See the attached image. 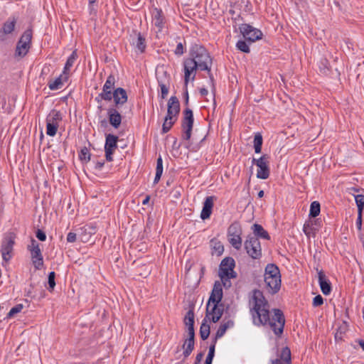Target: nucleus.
<instances>
[{
  "mask_svg": "<svg viewBox=\"0 0 364 364\" xmlns=\"http://www.w3.org/2000/svg\"><path fill=\"white\" fill-rule=\"evenodd\" d=\"M249 304L255 324L269 325L276 335L282 334L285 321L282 313L278 309L269 312L268 303L260 290L250 293Z\"/></svg>",
  "mask_w": 364,
  "mask_h": 364,
  "instance_id": "f257e3e1",
  "label": "nucleus"
},
{
  "mask_svg": "<svg viewBox=\"0 0 364 364\" xmlns=\"http://www.w3.org/2000/svg\"><path fill=\"white\" fill-rule=\"evenodd\" d=\"M218 276L220 280L214 282L207 302V316L212 315L211 319L213 321H219L225 311L222 299L223 297V287H226L228 282V257H224L220 264Z\"/></svg>",
  "mask_w": 364,
  "mask_h": 364,
  "instance_id": "f03ea898",
  "label": "nucleus"
},
{
  "mask_svg": "<svg viewBox=\"0 0 364 364\" xmlns=\"http://www.w3.org/2000/svg\"><path fill=\"white\" fill-rule=\"evenodd\" d=\"M190 59H193L198 66L199 70L208 72L210 81L213 82V76L211 73L212 58L206 48L199 44H194L190 49Z\"/></svg>",
  "mask_w": 364,
  "mask_h": 364,
  "instance_id": "7ed1b4c3",
  "label": "nucleus"
},
{
  "mask_svg": "<svg viewBox=\"0 0 364 364\" xmlns=\"http://www.w3.org/2000/svg\"><path fill=\"white\" fill-rule=\"evenodd\" d=\"M267 290L269 293L276 294L281 287V274L279 268L273 264L267 265L264 274Z\"/></svg>",
  "mask_w": 364,
  "mask_h": 364,
  "instance_id": "20e7f679",
  "label": "nucleus"
},
{
  "mask_svg": "<svg viewBox=\"0 0 364 364\" xmlns=\"http://www.w3.org/2000/svg\"><path fill=\"white\" fill-rule=\"evenodd\" d=\"M240 15L237 18H233V28L235 31L238 28L242 36L250 43H254L258 40L262 39V32L253 26L246 23H238L240 21Z\"/></svg>",
  "mask_w": 364,
  "mask_h": 364,
  "instance_id": "39448f33",
  "label": "nucleus"
},
{
  "mask_svg": "<svg viewBox=\"0 0 364 364\" xmlns=\"http://www.w3.org/2000/svg\"><path fill=\"white\" fill-rule=\"evenodd\" d=\"M33 30L31 28H28L23 33L16 43L15 58H22L27 55L31 46Z\"/></svg>",
  "mask_w": 364,
  "mask_h": 364,
  "instance_id": "423d86ee",
  "label": "nucleus"
},
{
  "mask_svg": "<svg viewBox=\"0 0 364 364\" xmlns=\"http://www.w3.org/2000/svg\"><path fill=\"white\" fill-rule=\"evenodd\" d=\"M15 235L12 232L6 234L2 240L1 254L4 261L9 262L12 257V252L15 244Z\"/></svg>",
  "mask_w": 364,
  "mask_h": 364,
  "instance_id": "0eeeda50",
  "label": "nucleus"
},
{
  "mask_svg": "<svg viewBox=\"0 0 364 364\" xmlns=\"http://www.w3.org/2000/svg\"><path fill=\"white\" fill-rule=\"evenodd\" d=\"M31 252L32 263L36 269L40 270L43 267V257L39 247V244L34 239H31V245L28 246Z\"/></svg>",
  "mask_w": 364,
  "mask_h": 364,
  "instance_id": "6e6552de",
  "label": "nucleus"
},
{
  "mask_svg": "<svg viewBox=\"0 0 364 364\" xmlns=\"http://www.w3.org/2000/svg\"><path fill=\"white\" fill-rule=\"evenodd\" d=\"M115 83H116L115 77L112 74H110L107 77V78L102 87V92H100L97 97H95V100L97 103H101L102 100L109 102L110 101L109 97L111 96L110 95H111L112 92H113L114 90L116 89L114 87Z\"/></svg>",
  "mask_w": 364,
  "mask_h": 364,
  "instance_id": "1a4fd4ad",
  "label": "nucleus"
},
{
  "mask_svg": "<svg viewBox=\"0 0 364 364\" xmlns=\"http://www.w3.org/2000/svg\"><path fill=\"white\" fill-rule=\"evenodd\" d=\"M183 117L181 122V127L183 129V134L182 136L184 140H189L191 136L194 122L193 114V111L188 107H186L183 110Z\"/></svg>",
  "mask_w": 364,
  "mask_h": 364,
  "instance_id": "9d476101",
  "label": "nucleus"
},
{
  "mask_svg": "<svg viewBox=\"0 0 364 364\" xmlns=\"http://www.w3.org/2000/svg\"><path fill=\"white\" fill-rule=\"evenodd\" d=\"M245 248L252 259H258L262 255L261 245L256 237L249 236L245 242Z\"/></svg>",
  "mask_w": 364,
  "mask_h": 364,
  "instance_id": "9b49d317",
  "label": "nucleus"
},
{
  "mask_svg": "<svg viewBox=\"0 0 364 364\" xmlns=\"http://www.w3.org/2000/svg\"><path fill=\"white\" fill-rule=\"evenodd\" d=\"M119 137L112 134H107L105 135V158L107 161H113V154L117 149V142Z\"/></svg>",
  "mask_w": 364,
  "mask_h": 364,
  "instance_id": "f8f14e48",
  "label": "nucleus"
},
{
  "mask_svg": "<svg viewBox=\"0 0 364 364\" xmlns=\"http://www.w3.org/2000/svg\"><path fill=\"white\" fill-rule=\"evenodd\" d=\"M183 70H184V84L188 85L190 80H194L196 77V70H199V66L193 59L189 58H186L183 61Z\"/></svg>",
  "mask_w": 364,
  "mask_h": 364,
  "instance_id": "ddd939ff",
  "label": "nucleus"
},
{
  "mask_svg": "<svg viewBox=\"0 0 364 364\" xmlns=\"http://www.w3.org/2000/svg\"><path fill=\"white\" fill-rule=\"evenodd\" d=\"M241 234L242 230L239 223H232L229 228V242L236 250L240 249L242 246Z\"/></svg>",
  "mask_w": 364,
  "mask_h": 364,
  "instance_id": "4468645a",
  "label": "nucleus"
},
{
  "mask_svg": "<svg viewBox=\"0 0 364 364\" xmlns=\"http://www.w3.org/2000/svg\"><path fill=\"white\" fill-rule=\"evenodd\" d=\"M253 163L257 166V177L261 179H267L269 176L268 166L269 161L266 156H263L258 159H253Z\"/></svg>",
  "mask_w": 364,
  "mask_h": 364,
  "instance_id": "2eb2a0df",
  "label": "nucleus"
},
{
  "mask_svg": "<svg viewBox=\"0 0 364 364\" xmlns=\"http://www.w3.org/2000/svg\"><path fill=\"white\" fill-rule=\"evenodd\" d=\"M18 17L15 16H10L4 23L0 29V42L6 40V35L11 34L15 29Z\"/></svg>",
  "mask_w": 364,
  "mask_h": 364,
  "instance_id": "dca6fc26",
  "label": "nucleus"
},
{
  "mask_svg": "<svg viewBox=\"0 0 364 364\" xmlns=\"http://www.w3.org/2000/svg\"><path fill=\"white\" fill-rule=\"evenodd\" d=\"M110 101L114 100V105L110 107H116L119 108L124 105L128 100L127 91L122 87H117L112 92L110 95Z\"/></svg>",
  "mask_w": 364,
  "mask_h": 364,
  "instance_id": "f3484780",
  "label": "nucleus"
},
{
  "mask_svg": "<svg viewBox=\"0 0 364 364\" xmlns=\"http://www.w3.org/2000/svg\"><path fill=\"white\" fill-rule=\"evenodd\" d=\"M271 364H291L290 349L283 347L279 350L276 357L271 360Z\"/></svg>",
  "mask_w": 364,
  "mask_h": 364,
  "instance_id": "a211bd4d",
  "label": "nucleus"
},
{
  "mask_svg": "<svg viewBox=\"0 0 364 364\" xmlns=\"http://www.w3.org/2000/svg\"><path fill=\"white\" fill-rule=\"evenodd\" d=\"M116 107H109L107 109V115L109 123L114 129H118L122 123V117Z\"/></svg>",
  "mask_w": 364,
  "mask_h": 364,
  "instance_id": "6ab92c4d",
  "label": "nucleus"
},
{
  "mask_svg": "<svg viewBox=\"0 0 364 364\" xmlns=\"http://www.w3.org/2000/svg\"><path fill=\"white\" fill-rule=\"evenodd\" d=\"M97 232L96 226L92 224H86L78 230V237L82 242H87L91 236Z\"/></svg>",
  "mask_w": 364,
  "mask_h": 364,
  "instance_id": "aec40b11",
  "label": "nucleus"
},
{
  "mask_svg": "<svg viewBox=\"0 0 364 364\" xmlns=\"http://www.w3.org/2000/svg\"><path fill=\"white\" fill-rule=\"evenodd\" d=\"M167 114L166 116L169 118L178 119V116L180 113V102L176 96H171L168 100L167 105Z\"/></svg>",
  "mask_w": 364,
  "mask_h": 364,
  "instance_id": "412c9836",
  "label": "nucleus"
},
{
  "mask_svg": "<svg viewBox=\"0 0 364 364\" xmlns=\"http://www.w3.org/2000/svg\"><path fill=\"white\" fill-rule=\"evenodd\" d=\"M152 21L154 26L161 31L165 26L166 19L161 9L154 8L152 12Z\"/></svg>",
  "mask_w": 364,
  "mask_h": 364,
  "instance_id": "4be33fe9",
  "label": "nucleus"
},
{
  "mask_svg": "<svg viewBox=\"0 0 364 364\" xmlns=\"http://www.w3.org/2000/svg\"><path fill=\"white\" fill-rule=\"evenodd\" d=\"M320 225L318 219H309L306 221L303 227V231L307 237L314 236L318 230Z\"/></svg>",
  "mask_w": 364,
  "mask_h": 364,
  "instance_id": "5701e85b",
  "label": "nucleus"
},
{
  "mask_svg": "<svg viewBox=\"0 0 364 364\" xmlns=\"http://www.w3.org/2000/svg\"><path fill=\"white\" fill-rule=\"evenodd\" d=\"M214 198V196H208L205 198L200 213V218L202 220H204L210 218L212 213Z\"/></svg>",
  "mask_w": 364,
  "mask_h": 364,
  "instance_id": "b1692460",
  "label": "nucleus"
},
{
  "mask_svg": "<svg viewBox=\"0 0 364 364\" xmlns=\"http://www.w3.org/2000/svg\"><path fill=\"white\" fill-rule=\"evenodd\" d=\"M212 316H213L212 315L207 316V309H205V316L204 319L203 320L202 323L200 327V336L201 339L203 341L206 340L209 337L210 332V327L207 323L208 321H211L213 323H216L218 321H213L211 319Z\"/></svg>",
  "mask_w": 364,
  "mask_h": 364,
  "instance_id": "393cba45",
  "label": "nucleus"
},
{
  "mask_svg": "<svg viewBox=\"0 0 364 364\" xmlns=\"http://www.w3.org/2000/svg\"><path fill=\"white\" fill-rule=\"evenodd\" d=\"M318 283L322 293L328 295L331 291V283L322 271L318 272Z\"/></svg>",
  "mask_w": 364,
  "mask_h": 364,
  "instance_id": "a878e982",
  "label": "nucleus"
},
{
  "mask_svg": "<svg viewBox=\"0 0 364 364\" xmlns=\"http://www.w3.org/2000/svg\"><path fill=\"white\" fill-rule=\"evenodd\" d=\"M210 248L211 250V255L218 257L221 256L225 250L224 245L217 237H213L210 240Z\"/></svg>",
  "mask_w": 364,
  "mask_h": 364,
  "instance_id": "bb28decb",
  "label": "nucleus"
},
{
  "mask_svg": "<svg viewBox=\"0 0 364 364\" xmlns=\"http://www.w3.org/2000/svg\"><path fill=\"white\" fill-rule=\"evenodd\" d=\"M69 75L67 74H61L55 80H50L48 83V87L51 90H56L63 85V83L68 80Z\"/></svg>",
  "mask_w": 364,
  "mask_h": 364,
  "instance_id": "cd10ccee",
  "label": "nucleus"
},
{
  "mask_svg": "<svg viewBox=\"0 0 364 364\" xmlns=\"http://www.w3.org/2000/svg\"><path fill=\"white\" fill-rule=\"evenodd\" d=\"M78 55L77 53V50H75L72 52L68 58L66 63L65 64L64 68H63V74H67L69 75V72L70 68L73 67L74 63L77 60Z\"/></svg>",
  "mask_w": 364,
  "mask_h": 364,
  "instance_id": "c85d7f7f",
  "label": "nucleus"
},
{
  "mask_svg": "<svg viewBox=\"0 0 364 364\" xmlns=\"http://www.w3.org/2000/svg\"><path fill=\"white\" fill-rule=\"evenodd\" d=\"M195 341L190 339H185L182 348L183 349V355L184 358H187L194 349Z\"/></svg>",
  "mask_w": 364,
  "mask_h": 364,
  "instance_id": "c756f323",
  "label": "nucleus"
},
{
  "mask_svg": "<svg viewBox=\"0 0 364 364\" xmlns=\"http://www.w3.org/2000/svg\"><path fill=\"white\" fill-rule=\"evenodd\" d=\"M61 120V113L56 109H52L46 117V122H50V124H58V122Z\"/></svg>",
  "mask_w": 364,
  "mask_h": 364,
  "instance_id": "7c9ffc66",
  "label": "nucleus"
},
{
  "mask_svg": "<svg viewBox=\"0 0 364 364\" xmlns=\"http://www.w3.org/2000/svg\"><path fill=\"white\" fill-rule=\"evenodd\" d=\"M252 230L255 236L259 237L263 239L269 240V235L268 232L259 224H254Z\"/></svg>",
  "mask_w": 364,
  "mask_h": 364,
  "instance_id": "2f4dec72",
  "label": "nucleus"
},
{
  "mask_svg": "<svg viewBox=\"0 0 364 364\" xmlns=\"http://www.w3.org/2000/svg\"><path fill=\"white\" fill-rule=\"evenodd\" d=\"M194 307L192 306L186 313L184 318L183 323L187 326H194L195 321H194Z\"/></svg>",
  "mask_w": 364,
  "mask_h": 364,
  "instance_id": "473e14b6",
  "label": "nucleus"
},
{
  "mask_svg": "<svg viewBox=\"0 0 364 364\" xmlns=\"http://www.w3.org/2000/svg\"><path fill=\"white\" fill-rule=\"evenodd\" d=\"M136 40L135 42H134V45L136 46V48H138L139 50H140L141 53L144 52L146 45V40L145 38L141 35V33H136Z\"/></svg>",
  "mask_w": 364,
  "mask_h": 364,
  "instance_id": "72a5a7b5",
  "label": "nucleus"
},
{
  "mask_svg": "<svg viewBox=\"0 0 364 364\" xmlns=\"http://www.w3.org/2000/svg\"><path fill=\"white\" fill-rule=\"evenodd\" d=\"M177 119L169 118L168 117L166 116L164 118V122L162 124V129H161V134H166L170 131V129L172 128V127L174 125Z\"/></svg>",
  "mask_w": 364,
  "mask_h": 364,
  "instance_id": "f704fd0d",
  "label": "nucleus"
},
{
  "mask_svg": "<svg viewBox=\"0 0 364 364\" xmlns=\"http://www.w3.org/2000/svg\"><path fill=\"white\" fill-rule=\"evenodd\" d=\"M157 81L159 86L161 88V98L165 99L168 93V80L166 83L163 80L157 77Z\"/></svg>",
  "mask_w": 364,
  "mask_h": 364,
  "instance_id": "c9c22d12",
  "label": "nucleus"
},
{
  "mask_svg": "<svg viewBox=\"0 0 364 364\" xmlns=\"http://www.w3.org/2000/svg\"><path fill=\"white\" fill-rule=\"evenodd\" d=\"M91 154L87 147H83L79 152V159L82 163L87 164L90 161Z\"/></svg>",
  "mask_w": 364,
  "mask_h": 364,
  "instance_id": "e433bc0d",
  "label": "nucleus"
},
{
  "mask_svg": "<svg viewBox=\"0 0 364 364\" xmlns=\"http://www.w3.org/2000/svg\"><path fill=\"white\" fill-rule=\"evenodd\" d=\"M227 329H228V322H224L223 321L222 323V324L220 326V327L218 328V329L217 330L213 341L217 342V340L218 338H221L222 336H224V334L225 333Z\"/></svg>",
  "mask_w": 364,
  "mask_h": 364,
  "instance_id": "4c0bfd02",
  "label": "nucleus"
},
{
  "mask_svg": "<svg viewBox=\"0 0 364 364\" xmlns=\"http://www.w3.org/2000/svg\"><path fill=\"white\" fill-rule=\"evenodd\" d=\"M320 203L317 201L311 203L310 206L309 216L315 218L320 213Z\"/></svg>",
  "mask_w": 364,
  "mask_h": 364,
  "instance_id": "58836bf2",
  "label": "nucleus"
},
{
  "mask_svg": "<svg viewBox=\"0 0 364 364\" xmlns=\"http://www.w3.org/2000/svg\"><path fill=\"white\" fill-rule=\"evenodd\" d=\"M55 272H49L48 275V290L50 291V292H52L53 290H54V288L55 287Z\"/></svg>",
  "mask_w": 364,
  "mask_h": 364,
  "instance_id": "ea45409f",
  "label": "nucleus"
},
{
  "mask_svg": "<svg viewBox=\"0 0 364 364\" xmlns=\"http://www.w3.org/2000/svg\"><path fill=\"white\" fill-rule=\"evenodd\" d=\"M23 308L22 304H18L11 309L9 312L7 314L6 318L10 319L14 317L16 314L20 313Z\"/></svg>",
  "mask_w": 364,
  "mask_h": 364,
  "instance_id": "a19ab883",
  "label": "nucleus"
},
{
  "mask_svg": "<svg viewBox=\"0 0 364 364\" xmlns=\"http://www.w3.org/2000/svg\"><path fill=\"white\" fill-rule=\"evenodd\" d=\"M262 145V137L259 134H257L254 138V148L256 153H260Z\"/></svg>",
  "mask_w": 364,
  "mask_h": 364,
  "instance_id": "79ce46f5",
  "label": "nucleus"
},
{
  "mask_svg": "<svg viewBox=\"0 0 364 364\" xmlns=\"http://www.w3.org/2000/svg\"><path fill=\"white\" fill-rule=\"evenodd\" d=\"M59 124H50V122H46V134L50 136H54L58 131Z\"/></svg>",
  "mask_w": 364,
  "mask_h": 364,
  "instance_id": "37998d69",
  "label": "nucleus"
},
{
  "mask_svg": "<svg viewBox=\"0 0 364 364\" xmlns=\"http://www.w3.org/2000/svg\"><path fill=\"white\" fill-rule=\"evenodd\" d=\"M236 48L243 53H249L250 52L248 43L243 40H240L237 41L236 43Z\"/></svg>",
  "mask_w": 364,
  "mask_h": 364,
  "instance_id": "c03bdc74",
  "label": "nucleus"
},
{
  "mask_svg": "<svg viewBox=\"0 0 364 364\" xmlns=\"http://www.w3.org/2000/svg\"><path fill=\"white\" fill-rule=\"evenodd\" d=\"M355 203L358 207V212H363L364 208V196L356 195L355 196Z\"/></svg>",
  "mask_w": 364,
  "mask_h": 364,
  "instance_id": "a18cd8bd",
  "label": "nucleus"
},
{
  "mask_svg": "<svg viewBox=\"0 0 364 364\" xmlns=\"http://www.w3.org/2000/svg\"><path fill=\"white\" fill-rule=\"evenodd\" d=\"M235 260L232 258L229 257V279H234V278H236L237 276L236 272H235L233 270V268L235 267Z\"/></svg>",
  "mask_w": 364,
  "mask_h": 364,
  "instance_id": "49530a36",
  "label": "nucleus"
},
{
  "mask_svg": "<svg viewBox=\"0 0 364 364\" xmlns=\"http://www.w3.org/2000/svg\"><path fill=\"white\" fill-rule=\"evenodd\" d=\"M231 6L234 7L235 10L232 11L233 14H235L237 11H240L242 4L245 3V0H231Z\"/></svg>",
  "mask_w": 364,
  "mask_h": 364,
  "instance_id": "de8ad7c7",
  "label": "nucleus"
},
{
  "mask_svg": "<svg viewBox=\"0 0 364 364\" xmlns=\"http://www.w3.org/2000/svg\"><path fill=\"white\" fill-rule=\"evenodd\" d=\"M156 173H163V160L161 156H159L156 161Z\"/></svg>",
  "mask_w": 364,
  "mask_h": 364,
  "instance_id": "09e8293b",
  "label": "nucleus"
},
{
  "mask_svg": "<svg viewBox=\"0 0 364 364\" xmlns=\"http://www.w3.org/2000/svg\"><path fill=\"white\" fill-rule=\"evenodd\" d=\"M185 52V48L183 47V45L182 43H178L176 46V48L174 50V53L176 55H182Z\"/></svg>",
  "mask_w": 364,
  "mask_h": 364,
  "instance_id": "8fccbe9b",
  "label": "nucleus"
},
{
  "mask_svg": "<svg viewBox=\"0 0 364 364\" xmlns=\"http://www.w3.org/2000/svg\"><path fill=\"white\" fill-rule=\"evenodd\" d=\"M36 237L40 240V241H45L46 240V235L45 232L41 229H38L36 232Z\"/></svg>",
  "mask_w": 364,
  "mask_h": 364,
  "instance_id": "3c124183",
  "label": "nucleus"
},
{
  "mask_svg": "<svg viewBox=\"0 0 364 364\" xmlns=\"http://www.w3.org/2000/svg\"><path fill=\"white\" fill-rule=\"evenodd\" d=\"M183 95L184 104L186 106H188V102H189V96H188V85H186V84H184Z\"/></svg>",
  "mask_w": 364,
  "mask_h": 364,
  "instance_id": "603ef678",
  "label": "nucleus"
},
{
  "mask_svg": "<svg viewBox=\"0 0 364 364\" xmlns=\"http://www.w3.org/2000/svg\"><path fill=\"white\" fill-rule=\"evenodd\" d=\"M188 336L186 339L194 340L195 341V330L194 326L187 327Z\"/></svg>",
  "mask_w": 364,
  "mask_h": 364,
  "instance_id": "864d4df0",
  "label": "nucleus"
},
{
  "mask_svg": "<svg viewBox=\"0 0 364 364\" xmlns=\"http://www.w3.org/2000/svg\"><path fill=\"white\" fill-rule=\"evenodd\" d=\"M323 302V298L321 295H317L313 299V305L314 306H321Z\"/></svg>",
  "mask_w": 364,
  "mask_h": 364,
  "instance_id": "5fc2aeb1",
  "label": "nucleus"
},
{
  "mask_svg": "<svg viewBox=\"0 0 364 364\" xmlns=\"http://www.w3.org/2000/svg\"><path fill=\"white\" fill-rule=\"evenodd\" d=\"M77 234L75 232H70L67 235V242L71 243L75 242L77 239Z\"/></svg>",
  "mask_w": 364,
  "mask_h": 364,
  "instance_id": "6e6d98bb",
  "label": "nucleus"
},
{
  "mask_svg": "<svg viewBox=\"0 0 364 364\" xmlns=\"http://www.w3.org/2000/svg\"><path fill=\"white\" fill-rule=\"evenodd\" d=\"M215 344H216L215 341H212V343L210 344V346L209 347V351L208 353V356L214 358Z\"/></svg>",
  "mask_w": 364,
  "mask_h": 364,
  "instance_id": "4d7b16f0",
  "label": "nucleus"
},
{
  "mask_svg": "<svg viewBox=\"0 0 364 364\" xmlns=\"http://www.w3.org/2000/svg\"><path fill=\"white\" fill-rule=\"evenodd\" d=\"M204 355H205L204 352H200V353H198L196 357L194 364H200V363L204 357Z\"/></svg>",
  "mask_w": 364,
  "mask_h": 364,
  "instance_id": "13d9d810",
  "label": "nucleus"
},
{
  "mask_svg": "<svg viewBox=\"0 0 364 364\" xmlns=\"http://www.w3.org/2000/svg\"><path fill=\"white\" fill-rule=\"evenodd\" d=\"M362 213L363 212H358V218H357V221H356V225L359 230L361 229V226H362Z\"/></svg>",
  "mask_w": 364,
  "mask_h": 364,
  "instance_id": "bf43d9fd",
  "label": "nucleus"
},
{
  "mask_svg": "<svg viewBox=\"0 0 364 364\" xmlns=\"http://www.w3.org/2000/svg\"><path fill=\"white\" fill-rule=\"evenodd\" d=\"M88 9L90 10V14H97V9L95 8V3L90 4L89 2L88 4Z\"/></svg>",
  "mask_w": 364,
  "mask_h": 364,
  "instance_id": "052dcab7",
  "label": "nucleus"
},
{
  "mask_svg": "<svg viewBox=\"0 0 364 364\" xmlns=\"http://www.w3.org/2000/svg\"><path fill=\"white\" fill-rule=\"evenodd\" d=\"M105 165V161H97L96 164H95V168L96 170H101L102 168V167L104 166Z\"/></svg>",
  "mask_w": 364,
  "mask_h": 364,
  "instance_id": "680f3d73",
  "label": "nucleus"
},
{
  "mask_svg": "<svg viewBox=\"0 0 364 364\" xmlns=\"http://www.w3.org/2000/svg\"><path fill=\"white\" fill-rule=\"evenodd\" d=\"M208 93V91L206 88L205 87H202L200 89V94L202 95V96H206Z\"/></svg>",
  "mask_w": 364,
  "mask_h": 364,
  "instance_id": "e2e57ef3",
  "label": "nucleus"
},
{
  "mask_svg": "<svg viewBox=\"0 0 364 364\" xmlns=\"http://www.w3.org/2000/svg\"><path fill=\"white\" fill-rule=\"evenodd\" d=\"M161 176H162V175H161L160 173H159V174H158V173H156V175H155V178H154V184H156V183H159V181H160V178H161Z\"/></svg>",
  "mask_w": 364,
  "mask_h": 364,
  "instance_id": "0e129e2a",
  "label": "nucleus"
},
{
  "mask_svg": "<svg viewBox=\"0 0 364 364\" xmlns=\"http://www.w3.org/2000/svg\"><path fill=\"white\" fill-rule=\"evenodd\" d=\"M323 65H324V68L323 69H321V70H323V73H326V70H328V63L326 60H323Z\"/></svg>",
  "mask_w": 364,
  "mask_h": 364,
  "instance_id": "69168bd1",
  "label": "nucleus"
},
{
  "mask_svg": "<svg viewBox=\"0 0 364 364\" xmlns=\"http://www.w3.org/2000/svg\"><path fill=\"white\" fill-rule=\"evenodd\" d=\"M213 360V357H210V356H208V355H207V357H206V359H205V363H204V364H212Z\"/></svg>",
  "mask_w": 364,
  "mask_h": 364,
  "instance_id": "338daca9",
  "label": "nucleus"
},
{
  "mask_svg": "<svg viewBox=\"0 0 364 364\" xmlns=\"http://www.w3.org/2000/svg\"><path fill=\"white\" fill-rule=\"evenodd\" d=\"M150 200V196H146V198L143 200L142 201V204L143 205H146L149 203Z\"/></svg>",
  "mask_w": 364,
  "mask_h": 364,
  "instance_id": "774afa93",
  "label": "nucleus"
}]
</instances>
